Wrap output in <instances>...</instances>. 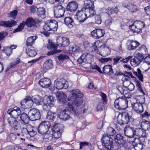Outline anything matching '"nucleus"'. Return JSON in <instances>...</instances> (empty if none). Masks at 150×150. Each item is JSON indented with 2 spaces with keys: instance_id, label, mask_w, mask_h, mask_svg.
<instances>
[{
  "instance_id": "f257e3e1",
  "label": "nucleus",
  "mask_w": 150,
  "mask_h": 150,
  "mask_svg": "<svg viewBox=\"0 0 150 150\" xmlns=\"http://www.w3.org/2000/svg\"><path fill=\"white\" fill-rule=\"evenodd\" d=\"M72 96L68 99L69 101L71 100L72 103L78 107L82 103L83 94L78 89H73L71 91Z\"/></svg>"
},
{
  "instance_id": "f03ea898",
  "label": "nucleus",
  "mask_w": 150,
  "mask_h": 150,
  "mask_svg": "<svg viewBox=\"0 0 150 150\" xmlns=\"http://www.w3.org/2000/svg\"><path fill=\"white\" fill-rule=\"evenodd\" d=\"M7 114L9 115L10 117L8 119V121L11 126L16 130L18 129L19 127L18 122L16 118H17L18 114L17 111L14 110L13 108L8 109L7 111Z\"/></svg>"
},
{
  "instance_id": "7ed1b4c3",
  "label": "nucleus",
  "mask_w": 150,
  "mask_h": 150,
  "mask_svg": "<svg viewBox=\"0 0 150 150\" xmlns=\"http://www.w3.org/2000/svg\"><path fill=\"white\" fill-rule=\"evenodd\" d=\"M101 142L103 146L107 150H112L113 149V139L109 134H104L101 139Z\"/></svg>"
},
{
  "instance_id": "20e7f679",
  "label": "nucleus",
  "mask_w": 150,
  "mask_h": 150,
  "mask_svg": "<svg viewBox=\"0 0 150 150\" xmlns=\"http://www.w3.org/2000/svg\"><path fill=\"white\" fill-rule=\"evenodd\" d=\"M94 5L93 1H90L89 2L85 3L83 7L85 12L86 13L88 18L93 17L96 14L94 10Z\"/></svg>"
},
{
  "instance_id": "39448f33",
  "label": "nucleus",
  "mask_w": 150,
  "mask_h": 150,
  "mask_svg": "<svg viewBox=\"0 0 150 150\" xmlns=\"http://www.w3.org/2000/svg\"><path fill=\"white\" fill-rule=\"evenodd\" d=\"M124 97H119L115 101V107L119 110H125L128 106V101L126 99H124Z\"/></svg>"
},
{
  "instance_id": "423d86ee",
  "label": "nucleus",
  "mask_w": 150,
  "mask_h": 150,
  "mask_svg": "<svg viewBox=\"0 0 150 150\" xmlns=\"http://www.w3.org/2000/svg\"><path fill=\"white\" fill-rule=\"evenodd\" d=\"M68 107L66 108L61 111L59 117L61 119L64 121L68 120L70 118V114L71 111H72L73 107L72 105L69 103H68Z\"/></svg>"
},
{
  "instance_id": "0eeeda50",
  "label": "nucleus",
  "mask_w": 150,
  "mask_h": 150,
  "mask_svg": "<svg viewBox=\"0 0 150 150\" xmlns=\"http://www.w3.org/2000/svg\"><path fill=\"white\" fill-rule=\"evenodd\" d=\"M93 60V56L87 53L82 54L78 60V63L79 64H91Z\"/></svg>"
},
{
  "instance_id": "6e6552de",
  "label": "nucleus",
  "mask_w": 150,
  "mask_h": 150,
  "mask_svg": "<svg viewBox=\"0 0 150 150\" xmlns=\"http://www.w3.org/2000/svg\"><path fill=\"white\" fill-rule=\"evenodd\" d=\"M50 122H42L40 123L38 127V132L41 134H44L48 132V129L50 128Z\"/></svg>"
},
{
  "instance_id": "1a4fd4ad",
  "label": "nucleus",
  "mask_w": 150,
  "mask_h": 150,
  "mask_svg": "<svg viewBox=\"0 0 150 150\" xmlns=\"http://www.w3.org/2000/svg\"><path fill=\"white\" fill-rule=\"evenodd\" d=\"M54 86L59 89H67L68 87V82L63 78H58L54 81Z\"/></svg>"
},
{
  "instance_id": "9d476101",
  "label": "nucleus",
  "mask_w": 150,
  "mask_h": 150,
  "mask_svg": "<svg viewBox=\"0 0 150 150\" xmlns=\"http://www.w3.org/2000/svg\"><path fill=\"white\" fill-rule=\"evenodd\" d=\"M30 120L35 121L40 118V113L39 110L36 108L31 109L28 113Z\"/></svg>"
},
{
  "instance_id": "9b49d317",
  "label": "nucleus",
  "mask_w": 150,
  "mask_h": 150,
  "mask_svg": "<svg viewBox=\"0 0 150 150\" xmlns=\"http://www.w3.org/2000/svg\"><path fill=\"white\" fill-rule=\"evenodd\" d=\"M128 113L119 115L117 118V122L120 125L127 124L130 120V117Z\"/></svg>"
},
{
  "instance_id": "f8f14e48",
  "label": "nucleus",
  "mask_w": 150,
  "mask_h": 150,
  "mask_svg": "<svg viewBox=\"0 0 150 150\" xmlns=\"http://www.w3.org/2000/svg\"><path fill=\"white\" fill-rule=\"evenodd\" d=\"M85 12L84 9H83V7L80 11H79L75 15V18L80 23L83 22L86 19L88 18L87 14Z\"/></svg>"
},
{
  "instance_id": "ddd939ff",
  "label": "nucleus",
  "mask_w": 150,
  "mask_h": 150,
  "mask_svg": "<svg viewBox=\"0 0 150 150\" xmlns=\"http://www.w3.org/2000/svg\"><path fill=\"white\" fill-rule=\"evenodd\" d=\"M57 41V45L61 47L67 46L70 43L69 38L66 37L59 36Z\"/></svg>"
},
{
  "instance_id": "4468645a",
  "label": "nucleus",
  "mask_w": 150,
  "mask_h": 150,
  "mask_svg": "<svg viewBox=\"0 0 150 150\" xmlns=\"http://www.w3.org/2000/svg\"><path fill=\"white\" fill-rule=\"evenodd\" d=\"M65 8L61 5H58L54 7V15L56 18H60L64 16Z\"/></svg>"
},
{
  "instance_id": "2eb2a0df",
  "label": "nucleus",
  "mask_w": 150,
  "mask_h": 150,
  "mask_svg": "<svg viewBox=\"0 0 150 150\" xmlns=\"http://www.w3.org/2000/svg\"><path fill=\"white\" fill-rule=\"evenodd\" d=\"M47 48L49 50H52V51H50L47 53V55L48 56H50L56 53H59L61 51V50H57V47L53 42H51V40H49Z\"/></svg>"
},
{
  "instance_id": "dca6fc26",
  "label": "nucleus",
  "mask_w": 150,
  "mask_h": 150,
  "mask_svg": "<svg viewBox=\"0 0 150 150\" xmlns=\"http://www.w3.org/2000/svg\"><path fill=\"white\" fill-rule=\"evenodd\" d=\"M143 56L140 53H138L134 56V58L131 60L130 63L132 65L136 66L139 65L144 59Z\"/></svg>"
},
{
  "instance_id": "f3484780",
  "label": "nucleus",
  "mask_w": 150,
  "mask_h": 150,
  "mask_svg": "<svg viewBox=\"0 0 150 150\" xmlns=\"http://www.w3.org/2000/svg\"><path fill=\"white\" fill-rule=\"evenodd\" d=\"M134 128L129 125H127L124 129L125 135L129 138L134 137Z\"/></svg>"
},
{
  "instance_id": "a211bd4d",
  "label": "nucleus",
  "mask_w": 150,
  "mask_h": 150,
  "mask_svg": "<svg viewBox=\"0 0 150 150\" xmlns=\"http://www.w3.org/2000/svg\"><path fill=\"white\" fill-rule=\"evenodd\" d=\"M115 142L119 147L123 146L126 142L125 138L120 134H117L114 137Z\"/></svg>"
},
{
  "instance_id": "6ab92c4d",
  "label": "nucleus",
  "mask_w": 150,
  "mask_h": 150,
  "mask_svg": "<svg viewBox=\"0 0 150 150\" xmlns=\"http://www.w3.org/2000/svg\"><path fill=\"white\" fill-rule=\"evenodd\" d=\"M105 34L104 30L100 29H96L91 32L92 37L95 39L100 38L104 36Z\"/></svg>"
},
{
  "instance_id": "aec40b11",
  "label": "nucleus",
  "mask_w": 150,
  "mask_h": 150,
  "mask_svg": "<svg viewBox=\"0 0 150 150\" xmlns=\"http://www.w3.org/2000/svg\"><path fill=\"white\" fill-rule=\"evenodd\" d=\"M56 95L57 100H58L59 102L63 104H65L67 103V96L65 93L58 91L56 93Z\"/></svg>"
},
{
  "instance_id": "412c9836",
  "label": "nucleus",
  "mask_w": 150,
  "mask_h": 150,
  "mask_svg": "<svg viewBox=\"0 0 150 150\" xmlns=\"http://www.w3.org/2000/svg\"><path fill=\"white\" fill-rule=\"evenodd\" d=\"M114 71L112 65H105L103 69L102 74L105 75H111L113 74Z\"/></svg>"
},
{
  "instance_id": "4be33fe9",
  "label": "nucleus",
  "mask_w": 150,
  "mask_h": 150,
  "mask_svg": "<svg viewBox=\"0 0 150 150\" xmlns=\"http://www.w3.org/2000/svg\"><path fill=\"white\" fill-rule=\"evenodd\" d=\"M127 49L129 50H135L139 45V43L135 40H129L128 41Z\"/></svg>"
},
{
  "instance_id": "5701e85b",
  "label": "nucleus",
  "mask_w": 150,
  "mask_h": 150,
  "mask_svg": "<svg viewBox=\"0 0 150 150\" xmlns=\"http://www.w3.org/2000/svg\"><path fill=\"white\" fill-rule=\"evenodd\" d=\"M39 83L42 87L47 88L50 86L51 81L50 79L44 78L41 79L39 81Z\"/></svg>"
},
{
  "instance_id": "b1692460",
  "label": "nucleus",
  "mask_w": 150,
  "mask_h": 150,
  "mask_svg": "<svg viewBox=\"0 0 150 150\" xmlns=\"http://www.w3.org/2000/svg\"><path fill=\"white\" fill-rule=\"evenodd\" d=\"M132 106L134 110L137 113H141L143 110V106L142 103L137 102L132 103Z\"/></svg>"
},
{
  "instance_id": "393cba45",
  "label": "nucleus",
  "mask_w": 150,
  "mask_h": 150,
  "mask_svg": "<svg viewBox=\"0 0 150 150\" xmlns=\"http://www.w3.org/2000/svg\"><path fill=\"white\" fill-rule=\"evenodd\" d=\"M78 7V4L76 1H72L69 3L67 5L66 9L68 11H74L76 10Z\"/></svg>"
},
{
  "instance_id": "a878e982",
  "label": "nucleus",
  "mask_w": 150,
  "mask_h": 150,
  "mask_svg": "<svg viewBox=\"0 0 150 150\" xmlns=\"http://www.w3.org/2000/svg\"><path fill=\"white\" fill-rule=\"evenodd\" d=\"M16 23V22L13 20H10L7 21H0V26L6 27H11L15 25Z\"/></svg>"
},
{
  "instance_id": "bb28decb",
  "label": "nucleus",
  "mask_w": 150,
  "mask_h": 150,
  "mask_svg": "<svg viewBox=\"0 0 150 150\" xmlns=\"http://www.w3.org/2000/svg\"><path fill=\"white\" fill-rule=\"evenodd\" d=\"M25 21V25L28 27L34 28L36 27V22L32 17H29Z\"/></svg>"
},
{
  "instance_id": "cd10ccee",
  "label": "nucleus",
  "mask_w": 150,
  "mask_h": 150,
  "mask_svg": "<svg viewBox=\"0 0 150 150\" xmlns=\"http://www.w3.org/2000/svg\"><path fill=\"white\" fill-rule=\"evenodd\" d=\"M32 103H35L36 105H41L43 103V99L42 97L39 95H36L31 98Z\"/></svg>"
},
{
  "instance_id": "c85d7f7f",
  "label": "nucleus",
  "mask_w": 150,
  "mask_h": 150,
  "mask_svg": "<svg viewBox=\"0 0 150 150\" xmlns=\"http://www.w3.org/2000/svg\"><path fill=\"white\" fill-rule=\"evenodd\" d=\"M20 120L21 125H25L28 123L29 119V115L23 112L21 114Z\"/></svg>"
},
{
  "instance_id": "c756f323",
  "label": "nucleus",
  "mask_w": 150,
  "mask_h": 150,
  "mask_svg": "<svg viewBox=\"0 0 150 150\" xmlns=\"http://www.w3.org/2000/svg\"><path fill=\"white\" fill-rule=\"evenodd\" d=\"M55 100V99L54 97L52 96H50L45 100L44 102L51 108L54 106Z\"/></svg>"
},
{
  "instance_id": "7c9ffc66",
  "label": "nucleus",
  "mask_w": 150,
  "mask_h": 150,
  "mask_svg": "<svg viewBox=\"0 0 150 150\" xmlns=\"http://www.w3.org/2000/svg\"><path fill=\"white\" fill-rule=\"evenodd\" d=\"M57 125L53 126L52 128V134L53 137L56 139H58L61 136V133L60 132L59 129H57Z\"/></svg>"
},
{
  "instance_id": "2f4dec72",
  "label": "nucleus",
  "mask_w": 150,
  "mask_h": 150,
  "mask_svg": "<svg viewBox=\"0 0 150 150\" xmlns=\"http://www.w3.org/2000/svg\"><path fill=\"white\" fill-rule=\"evenodd\" d=\"M49 25L52 30L53 31H56L57 29L58 22L56 20H50L47 21Z\"/></svg>"
},
{
  "instance_id": "473e14b6",
  "label": "nucleus",
  "mask_w": 150,
  "mask_h": 150,
  "mask_svg": "<svg viewBox=\"0 0 150 150\" xmlns=\"http://www.w3.org/2000/svg\"><path fill=\"white\" fill-rule=\"evenodd\" d=\"M142 129L139 128H134L135 131L134 132V136H136L138 137V138L135 137L133 139L131 142H137L139 141V139L140 138V135H141L142 132Z\"/></svg>"
},
{
  "instance_id": "72a5a7b5",
  "label": "nucleus",
  "mask_w": 150,
  "mask_h": 150,
  "mask_svg": "<svg viewBox=\"0 0 150 150\" xmlns=\"http://www.w3.org/2000/svg\"><path fill=\"white\" fill-rule=\"evenodd\" d=\"M65 24L69 28H72L74 25V23L70 17H66L64 19Z\"/></svg>"
},
{
  "instance_id": "f704fd0d",
  "label": "nucleus",
  "mask_w": 150,
  "mask_h": 150,
  "mask_svg": "<svg viewBox=\"0 0 150 150\" xmlns=\"http://www.w3.org/2000/svg\"><path fill=\"white\" fill-rule=\"evenodd\" d=\"M32 103L31 98L30 97H27L24 99L22 100L20 104L21 108L23 109L26 108V105Z\"/></svg>"
},
{
  "instance_id": "c9c22d12",
  "label": "nucleus",
  "mask_w": 150,
  "mask_h": 150,
  "mask_svg": "<svg viewBox=\"0 0 150 150\" xmlns=\"http://www.w3.org/2000/svg\"><path fill=\"white\" fill-rule=\"evenodd\" d=\"M38 38L36 36H33L28 38L26 41V45L28 47L30 46V47L34 43L35 40Z\"/></svg>"
},
{
  "instance_id": "e433bc0d",
  "label": "nucleus",
  "mask_w": 150,
  "mask_h": 150,
  "mask_svg": "<svg viewBox=\"0 0 150 150\" xmlns=\"http://www.w3.org/2000/svg\"><path fill=\"white\" fill-rule=\"evenodd\" d=\"M26 53L30 57H33L36 55L37 52L34 47H31L26 49Z\"/></svg>"
},
{
  "instance_id": "4c0bfd02",
  "label": "nucleus",
  "mask_w": 150,
  "mask_h": 150,
  "mask_svg": "<svg viewBox=\"0 0 150 150\" xmlns=\"http://www.w3.org/2000/svg\"><path fill=\"white\" fill-rule=\"evenodd\" d=\"M56 116V114L55 112L49 110L47 113V118L50 121L52 122L55 119Z\"/></svg>"
},
{
  "instance_id": "58836bf2",
  "label": "nucleus",
  "mask_w": 150,
  "mask_h": 150,
  "mask_svg": "<svg viewBox=\"0 0 150 150\" xmlns=\"http://www.w3.org/2000/svg\"><path fill=\"white\" fill-rule=\"evenodd\" d=\"M37 10L38 16L42 18H45V8L43 7H40L37 9Z\"/></svg>"
},
{
  "instance_id": "ea45409f",
  "label": "nucleus",
  "mask_w": 150,
  "mask_h": 150,
  "mask_svg": "<svg viewBox=\"0 0 150 150\" xmlns=\"http://www.w3.org/2000/svg\"><path fill=\"white\" fill-rule=\"evenodd\" d=\"M43 66L47 70L52 69L53 67L52 61L51 59L46 61L44 63Z\"/></svg>"
},
{
  "instance_id": "a19ab883",
  "label": "nucleus",
  "mask_w": 150,
  "mask_h": 150,
  "mask_svg": "<svg viewBox=\"0 0 150 150\" xmlns=\"http://www.w3.org/2000/svg\"><path fill=\"white\" fill-rule=\"evenodd\" d=\"M137 72L133 71V73L142 82H143V76L142 74L141 71L139 68L137 69Z\"/></svg>"
},
{
  "instance_id": "79ce46f5",
  "label": "nucleus",
  "mask_w": 150,
  "mask_h": 150,
  "mask_svg": "<svg viewBox=\"0 0 150 150\" xmlns=\"http://www.w3.org/2000/svg\"><path fill=\"white\" fill-rule=\"evenodd\" d=\"M69 50L73 53H76L80 52L79 47L76 45H71L69 47Z\"/></svg>"
},
{
  "instance_id": "37998d69",
  "label": "nucleus",
  "mask_w": 150,
  "mask_h": 150,
  "mask_svg": "<svg viewBox=\"0 0 150 150\" xmlns=\"http://www.w3.org/2000/svg\"><path fill=\"white\" fill-rule=\"evenodd\" d=\"M126 8L132 13L136 12L137 10V6L132 4H129L127 6Z\"/></svg>"
},
{
  "instance_id": "c03bdc74",
  "label": "nucleus",
  "mask_w": 150,
  "mask_h": 150,
  "mask_svg": "<svg viewBox=\"0 0 150 150\" xmlns=\"http://www.w3.org/2000/svg\"><path fill=\"white\" fill-rule=\"evenodd\" d=\"M43 136V139L47 142H49L52 140L53 138V136L52 134L46 133Z\"/></svg>"
},
{
  "instance_id": "a18cd8bd",
  "label": "nucleus",
  "mask_w": 150,
  "mask_h": 150,
  "mask_svg": "<svg viewBox=\"0 0 150 150\" xmlns=\"http://www.w3.org/2000/svg\"><path fill=\"white\" fill-rule=\"evenodd\" d=\"M21 125H20V127L21 129L22 128V129L21 130V135H22L23 137H26L27 135L28 134V132L25 127V125H22L21 126Z\"/></svg>"
},
{
  "instance_id": "49530a36",
  "label": "nucleus",
  "mask_w": 150,
  "mask_h": 150,
  "mask_svg": "<svg viewBox=\"0 0 150 150\" xmlns=\"http://www.w3.org/2000/svg\"><path fill=\"white\" fill-rule=\"evenodd\" d=\"M135 23H136V27H137V29H138V30L139 31V32H140L141 31L142 28L145 26L144 23L139 21L137 22H136Z\"/></svg>"
},
{
  "instance_id": "de8ad7c7",
  "label": "nucleus",
  "mask_w": 150,
  "mask_h": 150,
  "mask_svg": "<svg viewBox=\"0 0 150 150\" xmlns=\"http://www.w3.org/2000/svg\"><path fill=\"white\" fill-rule=\"evenodd\" d=\"M135 82L136 83V86L137 87L138 90L139 91L140 93H142L143 95H145V93L144 92L142 88L140 82L136 79L135 80Z\"/></svg>"
},
{
  "instance_id": "09e8293b",
  "label": "nucleus",
  "mask_w": 150,
  "mask_h": 150,
  "mask_svg": "<svg viewBox=\"0 0 150 150\" xmlns=\"http://www.w3.org/2000/svg\"><path fill=\"white\" fill-rule=\"evenodd\" d=\"M105 104L103 103L100 102H99L97 106V111H101L105 109Z\"/></svg>"
},
{
  "instance_id": "8fccbe9b",
  "label": "nucleus",
  "mask_w": 150,
  "mask_h": 150,
  "mask_svg": "<svg viewBox=\"0 0 150 150\" xmlns=\"http://www.w3.org/2000/svg\"><path fill=\"white\" fill-rule=\"evenodd\" d=\"M118 9L117 7H115L114 8H108L107 10V13L109 15L113 14H116L117 13Z\"/></svg>"
},
{
  "instance_id": "3c124183",
  "label": "nucleus",
  "mask_w": 150,
  "mask_h": 150,
  "mask_svg": "<svg viewBox=\"0 0 150 150\" xmlns=\"http://www.w3.org/2000/svg\"><path fill=\"white\" fill-rule=\"evenodd\" d=\"M138 142V141L137 142L132 143V142L131 141V142H132L133 147L135 150H141L143 148L142 145L140 144H137Z\"/></svg>"
},
{
  "instance_id": "603ef678",
  "label": "nucleus",
  "mask_w": 150,
  "mask_h": 150,
  "mask_svg": "<svg viewBox=\"0 0 150 150\" xmlns=\"http://www.w3.org/2000/svg\"><path fill=\"white\" fill-rule=\"evenodd\" d=\"M57 57L60 61L62 62L65 60L69 59V57L68 55L62 54H60Z\"/></svg>"
},
{
  "instance_id": "864d4df0",
  "label": "nucleus",
  "mask_w": 150,
  "mask_h": 150,
  "mask_svg": "<svg viewBox=\"0 0 150 150\" xmlns=\"http://www.w3.org/2000/svg\"><path fill=\"white\" fill-rule=\"evenodd\" d=\"M19 64V60H17L15 61L11 62L10 64L7 67L6 71H8L11 68L14 67H16V65Z\"/></svg>"
},
{
  "instance_id": "5fc2aeb1",
  "label": "nucleus",
  "mask_w": 150,
  "mask_h": 150,
  "mask_svg": "<svg viewBox=\"0 0 150 150\" xmlns=\"http://www.w3.org/2000/svg\"><path fill=\"white\" fill-rule=\"evenodd\" d=\"M4 53L7 56H9L12 54V51L11 50V49L9 48V46L4 47Z\"/></svg>"
},
{
  "instance_id": "6e6d98bb",
  "label": "nucleus",
  "mask_w": 150,
  "mask_h": 150,
  "mask_svg": "<svg viewBox=\"0 0 150 150\" xmlns=\"http://www.w3.org/2000/svg\"><path fill=\"white\" fill-rule=\"evenodd\" d=\"M18 13L16 10H13L10 12L8 15V17H11L15 19L16 18Z\"/></svg>"
},
{
  "instance_id": "4d7b16f0",
  "label": "nucleus",
  "mask_w": 150,
  "mask_h": 150,
  "mask_svg": "<svg viewBox=\"0 0 150 150\" xmlns=\"http://www.w3.org/2000/svg\"><path fill=\"white\" fill-rule=\"evenodd\" d=\"M136 23H134V24L132 25L129 26L130 29L134 32L139 33V31L137 29L136 25Z\"/></svg>"
},
{
  "instance_id": "13d9d810",
  "label": "nucleus",
  "mask_w": 150,
  "mask_h": 150,
  "mask_svg": "<svg viewBox=\"0 0 150 150\" xmlns=\"http://www.w3.org/2000/svg\"><path fill=\"white\" fill-rule=\"evenodd\" d=\"M108 132L110 134L111 136H113L116 133V131L113 128L111 127H109L108 129ZM110 135V134H109Z\"/></svg>"
},
{
  "instance_id": "bf43d9fd",
  "label": "nucleus",
  "mask_w": 150,
  "mask_h": 150,
  "mask_svg": "<svg viewBox=\"0 0 150 150\" xmlns=\"http://www.w3.org/2000/svg\"><path fill=\"white\" fill-rule=\"evenodd\" d=\"M95 21L96 23L98 24H100L101 23L102 20L100 15H96L95 17Z\"/></svg>"
},
{
  "instance_id": "052dcab7",
  "label": "nucleus",
  "mask_w": 150,
  "mask_h": 150,
  "mask_svg": "<svg viewBox=\"0 0 150 150\" xmlns=\"http://www.w3.org/2000/svg\"><path fill=\"white\" fill-rule=\"evenodd\" d=\"M122 58L121 57L117 56L113 59L114 63H113V65H116L118 62Z\"/></svg>"
},
{
  "instance_id": "680f3d73",
  "label": "nucleus",
  "mask_w": 150,
  "mask_h": 150,
  "mask_svg": "<svg viewBox=\"0 0 150 150\" xmlns=\"http://www.w3.org/2000/svg\"><path fill=\"white\" fill-rule=\"evenodd\" d=\"M112 57L109 58H102L100 59V62L102 63H104L105 62H110L112 60Z\"/></svg>"
},
{
  "instance_id": "e2e57ef3",
  "label": "nucleus",
  "mask_w": 150,
  "mask_h": 150,
  "mask_svg": "<svg viewBox=\"0 0 150 150\" xmlns=\"http://www.w3.org/2000/svg\"><path fill=\"white\" fill-rule=\"evenodd\" d=\"M138 50L139 51H141L142 54L146 53L147 51L146 48L144 45H143L141 47H139Z\"/></svg>"
},
{
  "instance_id": "0e129e2a",
  "label": "nucleus",
  "mask_w": 150,
  "mask_h": 150,
  "mask_svg": "<svg viewBox=\"0 0 150 150\" xmlns=\"http://www.w3.org/2000/svg\"><path fill=\"white\" fill-rule=\"evenodd\" d=\"M92 47L94 49L95 51L97 54H100L101 52L100 51V50H99L98 48V47L96 45V42L94 43L93 44Z\"/></svg>"
},
{
  "instance_id": "69168bd1",
  "label": "nucleus",
  "mask_w": 150,
  "mask_h": 150,
  "mask_svg": "<svg viewBox=\"0 0 150 150\" xmlns=\"http://www.w3.org/2000/svg\"><path fill=\"white\" fill-rule=\"evenodd\" d=\"M43 28L45 31H50L52 30L49 24L47 21L44 26Z\"/></svg>"
},
{
  "instance_id": "338daca9",
  "label": "nucleus",
  "mask_w": 150,
  "mask_h": 150,
  "mask_svg": "<svg viewBox=\"0 0 150 150\" xmlns=\"http://www.w3.org/2000/svg\"><path fill=\"white\" fill-rule=\"evenodd\" d=\"M89 143V142H81L79 143V145H80V147L79 148L80 149H81L83 147L87 146H88Z\"/></svg>"
},
{
  "instance_id": "774afa93",
  "label": "nucleus",
  "mask_w": 150,
  "mask_h": 150,
  "mask_svg": "<svg viewBox=\"0 0 150 150\" xmlns=\"http://www.w3.org/2000/svg\"><path fill=\"white\" fill-rule=\"evenodd\" d=\"M113 20L112 19V17L111 16H109L108 19L105 21V25H108L111 24Z\"/></svg>"
}]
</instances>
